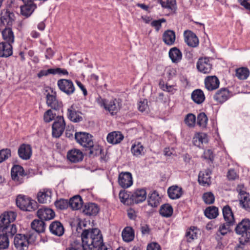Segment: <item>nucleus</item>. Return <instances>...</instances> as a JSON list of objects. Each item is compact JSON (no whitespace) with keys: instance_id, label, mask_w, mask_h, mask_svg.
I'll list each match as a JSON object with an SVG mask.
<instances>
[{"instance_id":"obj_61","label":"nucleus","mask_w":250,"mask_h":250,"mask_svg":"<svg viewBox=\"0 0 250 250\" xmlns=\"http://www.w3.org/2000/svg\"><path fill=\"white\" fill-rule=\"evenodd\" d=\"M53 75L58 74L60 75H68V72L66 69L61 68H53Z\"/></svg>"},{"instance_id":"obj_33","label":"nucleus","mask_w":250,"mask_h":250,"mask_svg":"<svg viewBox=\"0 0 250 250\" xmlns=\"http://www.w3.org/2000/svg\"><path fill=\"white\" fill-rule=\"evenodd\" d=\"M175 33L173 30H167L163 33V41L168 45L173 44L175 41Z\"/></svg>"},{"instance_id":"obj_16","label":"nucleus","mask_w":250,"mask_h":250,"mask_svg":"<svg viewBox=\"0 0 250 250\" xmlns=\"http://www.w3.org/2000/svg\"><path fill=\"white\" fill-rule=\"evenodd\" d=\"M11 175L13 180L21 183L23 182L22 177L25 175L24 170L21 166L15 165L11 169Z\"/></svg>"},{"instance_id":"obj_45","label":"nucleus","mask_w":250,"mask_h":250,"mask_svg":"<svg viewBox=\"0 0 250 250\" xmlns=\"http://www.w3.org/2000/svg\"><path fill=\"white\" fill-rule=\"evenodd\" d=\"M144 147L141 143H138L137 144L133 145L131 148V151L133 155L138 157L142 155Z\"/></svg>"},{"instance_id":"obj_27","label":"nucleus","mask_w":250,"mask_h":250,"mask_svg":"<svg viewBox=\"0 0 250 250\" xmlns=\"http://www.w3.org/2000/svg\"><path fill=\"white\" fill-rule=\"evenodd\" d=\"M234 223L231 221H225V223H221L216 232L218 236L220 235L225 236L228 233L231 231L230 227L234 225Z\"/></svg>"},{"instance_id":"obj_19","label":"nucleus","mask_w":250,"mask_h":250,"mask_svg":"<svg viewBox=\"0 0 250 250\" xmlns=\"http://www.w3.org/2000/svg\"><path fill=\"white\" fill-rule=\"evenodd\" d=\"M37 216L42 220H49L54 218L55 213L51 208L42 207L37 211Z\"/></svg>"},{"instance_id":"obj_17","label":"nucleus","mask_w":250,"mask_h":250,"mask_svg":"<svg viewBox=\"0 0 250 250\" xmlns=\"http://www.w3.org/2000/svg\"><path fill=\"white\" fill-rule=\"evenodd\" d=\"M50 232L57 236H62L64 232V228L62 224L59 221H54L49 225Z\"/></svg>"},{"instance_id":"obj_63","label":"nucleus","mask_w":250,"mask_h":250,"mask_svg":"<svg viewBox=\"0 0 250 250\" xmlns=\"http://www.w3.org/2000/svg\"><path fill=\"white\" fill-rule=\"evenodd\" d=\"M195 136L197 137L198 140L200 141V142L202 145L207 140V135L205 133H197L195 135Z\"/></svg>"},{"instance_id":"obj_39","label":"nucleus","mask_w":250,"mask_h":250,"mask_svg":"<svg viewBox=\"0 0 250 250\" xmlns=\"http://www.w3.org/2000/svg\"><path fill=\"white\" fill-rule=\"evenodd\" d=\"M160 197L158 192L154 190L149 194L148 197V204L152 207H157L160 204Z\"/></svg>"},{"instance_id":"obj_35","label":"nucleus","mask_w":250,"mask_h":250,"mask_svg":"<svg viewBox=\"0 0 250 250\" xmlns=\"http://www.w3.org/2000/svg\"><path fill=\"white\" fill-rule=\"evenodd\" d=\"M169 56L173 62L178 63L182 59V54L179 49L174 47L170 49Z\"/></svg>"},{"instance_id":"obj_28","label":"nucleus","mask_w":250,"mask_h":250,"mask_svg":"<svg viewBox=\"0 0 250 250\" xmlns=\"http://www.w3.org/2000/svg\"><path fill=\"white\" fill-rule=\"evenodd\" d=\"M124 138V135L120 131H113L107 135L106 139L109 143L115 145L120 143Z\"/></svg>"},{"instance_id":"obj_32","label":"nucleus","mask_w":250,"mask_h":250,"mask_svg":"<svg viewBox=\"0 0 250 250\" xmlns=\"http://www.w3.org/2000/svg\"><path fill=\"white\" fill-rule=\"evenodd\" d=\"M240 205L246 210L250 211V195L244 191L240 192Z\"/></svg>"},{"instance_id":"obj_62","label":"nucleus","mask_w":250,"mask_h":250,"mask_svg":"<svg viewBox=\"0 0 250 250\" xmlns=\"http://www.w3.org/2000/svg\"><path fill=\"white\" fill-rule=\"evenodd\" d=\"M147 250H161V248L158 243L153 242L148 245Z\"/></svg>"},{"instance_id":"obj_10","label":"nucleus","mask_w":250,"mask_h":250,"mask_svg":"<svg viewBox=\"0 0 250 250\" xmlns=\"http://www.w3.org/2000/svg\"><path fill=\"white\" fill-rule=\"evenodd\" d=\"M231 96V92L227 88H222L216 92L213 96V99L217 103L222 104Z\"/></svg>"},{"instance_id":"obj_47","label":"nucleus","mask_w":250,"mask_h":250,"mask_svg":"<svg viewBox=\"0 0 250 250\" xmlns=\"http://www.w3.org/2000/svg\"><path fill=\"white\" fill-rule=\"evenodd\" d=\"M203 199L206 204H212L214 202L215 197L211 192L204 193Z\"/></svg>"},{"instance_id":"obj_11","label":"nucleus","mask_w":250,"mask_h":250,"mask_svg":"<svg viewBox=\"0 0 250 250\" xmlns=\"http://www.w3.org/2000/svg\"><path fill=\"white\" fill-rule=\"evenodd\" d=\"M197 68L199 71L208 74L210 73L212 69V64L208 58H200L197 63Z\"/></svg>"},{"instance_id":"obj_40","label":"nucleus","mask_w":250,"mask_h":250,"mask_svg":"<svg viewBox=\"0 0 250 250\" xmlns=\"http://www.w3.org/2000/svg\"><path fill=\"white\" fill-rule=\"evenodd\" d=\"M122 237L124 241L130 242L134 238V234L133 229L129 227H126L122 232Z\"/></svg>"},{"instance_id":"obj_4","label":"nucleus","mask_w":250,"mask_h":250,"mask_svg":"<svg viewBox=\"0 0 250 250\" xmlns=\"http://www.w3.org/2000/svg\"><path fill=\"white\" fill-rule=\"evenodd\" d=\"M17 206L21 210L32 211L38 208L37 203L23 195H19L16 199Z\"/></svg>"},{"instance_id":"obj_26","label":"nucleus","mask_w":250,"mask_h":250,"mask_svg":"<svg viewBox=\"0 0 250 250\" xmlns=\"http://www.w3.org/2000/svg\"><path fill=\"white\" fill-rule=\"evenodd\" d=\"M52 191L49 189H43L38 193V200L40 203H47L51 202Z\"/></svg>"},{"instance_id":"obj_48","label":"nucleus","mask_w":250,"mask_h":250,"mask_svg":"<svg viewBox=\"0 0 250 250\" xmlns=\"http://www.w3.org/2000/svg\"><path fill=\"white\" fill-rule=\"evenodd\" d=\"M54 204L57 208L61 210L66 209L68 207V201L63 199L55 201Z\"/></svg>"},{"instance_id":"obj_36","label":"nucleus","mask_w":250,"mask_h":250,"mask_svg":"<svg viewBox=\"0 0 250 250\" xmlns=\"http://www.w3.org/2000/svg\"><path fill=\"white\" fill-rule=\"evenodd\" d=\"M31 226L32 229L38 233L43 232L45 229V224L44 221L41 219L34 220L31 223Z\"/></svg>"},{"instance_id":"obj_41","label":"nucleus","mask_w":250,"mask_h":250,"mask_svg":"<svg viewBox=\"0 0 250 250\" xmlns=\"http://www.w3.org/2000/svg\"><path fill=\"white\" fill-rule=\"evenodd\" d=\"M205 216L209 219H214L219 214L218 208L215 206H210L206 208L204 211Z\"/></svg>"},{"instance_id":"obj_9","label":"nucleus","mask_w":250,"mask_h":250,"mask_svg":"<svg viewBox=\"0 0 250 250\" xmlns=\"http://www.w3.org/2000/svg\"><path fill=\"white\" fill-rule=\"evenodd\" d=\"M59 89L68 95L73 94L75 91V87L72 81L68 79H60L57 82Z\"/></svg>"},{"instance_id":"obj_42","label":"nucleus","mask_w":250,"mask_h":250,"mask_svg":"<svg viewBox=\"0 0 250 250\" xmlns=\"http://www.w3.org/2000/svg\"><path fill=\"white\" fill-rule=\"evenodd\" d=\"M173 211L172 206L168 204H166L161 207L159 212L162 216L167 218L172 215Z\"/></svg>"},{"instance_id":"obj_49","label":"nucleus","mask_w":250,"mask_h":250,"mask_svg":"<svg viewBox=\"0 0 250 250\" xmlns=\"http://www.w3.org/2000/svg\"><path fill=\"white\" fill-rule=\"evenodd\" d=\"M9 237L4 234H0V250L5 249L9 246Z\"/></svg>"},{"instance_id":"obj_20","label":"nucleus","mask_w":250,"mask_h":250,"mask_svg":"<svg viewBox=\"0 0 250 250\" xmlns=\"http://www.w3.org/2000/svg\"><path fill=\"white\" fill-rule=\"evenodd\" d=\"M146 198V192L144 188L138 189L130 196L133 203L139 204L144 202Z\"/></svg>"},{"instance_id":"obj_51","label":"nucleus","mask_w":250,"mask_h":250,"mask_svg":"<svg viewBox=\"0 0 250 250\" xmlns=\"http://www.w3.org/2000/svg\"><path fill=\"white\" fill-rule=\"evenodd\" d=\"M82 247H83L82 243L78 240H74L70 243L65 250H81Z\"/></svg>"},{"instance_id":"obj_22","label":"nucleus","mask_w":250,"mask_h":250,"mask_svg":"<svg viewBox=\"0 0 250 250\" xmlns=\"http://www.w3.org/2000/svg\"><path fill=\"white\" fill-rule=\"evenodd\" d=\"M19 157L23 160H28L32 155V148L29 145L23 144L21 145L18 149Z\"/></svg>"},{"instance_id":"obj_5","label":"nucleus","mask_w":250,"mask_h":250,"mask_svg":"<svg viewBox=\"0 0 250 250\" xmlns=\"http://www.w3.org/2000/svg\"><path fill=\"white\" fill-rule=\"evenodd\" d=\"M65 127L64 118L62 116H58L52 125V136L59 138L63 133Z\"/></svg>"},{"instance_id":"obj_31","label":"nucleus","mask_w":250,"mask_h":250,"mask_svg":"<svg viewBox=\"0 0 250 250\" xmlns=\"http://www.w3.org/2000/svg\"><path fill=\"white\" fill-rule=\"evenodd\" d=\"M2 36L4 42H6L10 44H12L14 42L15 36L13 30L11 28V26L5 27L4 29L2 30Z\"/></svg>"},{"instance_id":"obj_43","label":"nucleus","mask_w":250,"mask_h":250,"mask_svg":"<svg viewBox=\"0 0 250 250\" xmlns=\"http://www.w3.org/2000/svg\"><path fill=\"white\" fill-rule=\"evenodd\" d=\"M250 75V71L247 67H240L235 70V75L240 80H246Z\"/></svg>"},{"instance_id":"obj_57","label":"nucleus","mask_w":250,"mask_h":250,"mask_svg":"<svg viewBox=\"0 0 250 250\" xmlns=\"http://www.w3.org/2000/svg\"><path fill=\"white\" fill-rule=\"evenodd\" d=\"M166 22V20L162 18L158 20H154L151 22V25L155 27L157 31H159L162 27V23Z\"/></svg>"},{"instance_id":"obj_18","label":"nucleus","mask_w":250,"mask_h":250,"mask_svg":"<svg viewBox=\"0 0 250 250\" xmlns=\"http://www.w3.org/2000/svg\"><path fill=\"white\" fill-rule=\"evenodd\" d=\"M67 158L71 162L77 163L83 160V155L80 150L74 148L68 151Z\"/></svg>"},{"instance_id":"obj_50","label":"nucleus","mask_w":250,"mask_h":250,"mask_svg":"<svg viewBox=\"0 0 250 250\" xmlns=\"http://www.w3.org/2000/svg\"><path fill=\"white\" fill-rule=\"evenodd\" d=\"M210 177H207L205 176L204 173L200 172L198 175V182L200 184L203 186H205L206 184L209 185L210 182Z\"/></svg>"},{"instance_id":"obj_56","label":"nucleus","mask_w":250,"mask_h":250,"mask_svg":"<svg viewBox=\"0 0 250 250\" xmlns=\"http://www.w3.org/2000/svg\"><path fill=\"white\" fill-rule=\"evenodd\" d=\"M159 1L163 7L169 9L171 10H175V1H173L172 0H167V2H165L162 1V0H159Z\"/></svg>"},{"instance_id":"obj_59","label":"nucleus","mask_w":250,"mask_h":250,"mask_svg":"<svg viewBox=\"0 0 250 250\" xmlns=\"http://www.w3.org/2000/svg\"><path fill=\"white\" fill-rule=\"evenodd\" d=\"M53 68H50L47 70H42L37 74L38 77L40 78L43 76H46L49 74L53 75Z\"/></svg>"},{"instance_id":"obj_37","label":"nucleus","mask_w":250,"mask_h":250,"mask_svg":"<svg viewBox=\"0 0 250 250\" xmlns=\"http://www.w3.org/2000/svg\"><path fill=\"white\" fill-rule=\"evenodd\" d=\"M83 200L80 195L74 196L68 202V206H70L74 210L81 208Z\"/></svg>"},{"instance_id":"obj_38","label":"nucleus","mask_w":250,"mask_h":250,"mask_svg":"<svg viewBox=\"0 0 250 250\" xmlns=\"http://www.w3.org/2000/svg\"><path fill=\"white\" fill-rule=\"evenodd\" d=\"M191 98L195 103L201 104L205 101V96L202 90L197 89L192 92Z\"/></svg>"},{"instance_id":"obj_14","label":"nucleus","mask_w":250,"mask_h":250,"mask_svg":"<svg viewBox=\"0 0 250 250\" xmlns=\"http://www.w3.org/2000/svg\"><path fill=\"white\" fill-rule=\"evenodd\" d=\"M185 42L190 47H195L199 44L198 38L196 35L190 30H186L184 33Z\"/></svg>"},{"instance_id":"obj_55","label":"nucleus","mask_w":250,"mask_h":250,"mask_svg":"<svg viewBox=\"0 0 250 250\" xmlns=\"http://www.w3.org/2000/svg\"><path fill=\"white\" fill-rule=\"evenodd\" d=\"M55 116L56 114H53L51 109H48L44 114V121L46 123H49L54 119Z\"/></svg>"},{"instance_id":"obj_53","label":"nucleus","mask_w":250,"mask_h":250,"mask_svg":"<svg viewBox=\"0 0 250 250\" xmlns=\"http://www.w3.org/2000/svg\"><path fill=\"white\" fill-rule=\"evenodd\" d=\"M11 156V150L6 148L0 150V163L7 159Z\"/></svg>"},{"instance_id":"obj_29","label":"nucleus","mask_w":250,"mask_h":250,"mask_svg":"<svg viewBox=\"0 0 250 250\" xmlns=\"http://www.w3.org/2000/svg\"><path fill=\"white\" fill-rule=\"evenodd\" d=\"M169 197L173 200L180 198L183 194L182 188L178 186H172L167 189Z\"/></svg>"},{"instance_id":"obj_1","label":"nucleus","mask_w":250,"mask_h":250,"mask_svg":"<svg viewBox=\"0 0 250 250\" xmlns=\"http://www.w3.org/2000/svg\"><path fill=\"white\" fill-rule=\"evenodd\" d=\"M81 240L83 250H112L104 244L101 231L97 228L83 229Z\"/></svg>"},{"instance_id":"obj_6","label":"nucleus","mask_w":250,"mask_h":250,"mask_svg":"<svg viewBox=\"0 0 250 250\" xmlns=\"http://www.w3.org/2000/svg\"><path fill=\"white\" fill-rule=\"evenodd\" d=\"M75 138L77 143L83 147L92 146L93 145L92 136L86 132H76Z\"/></svg>"},{"instance_id":"obj_7","label":"nucleus","mask_w":250,"mask_h":250,"mask_svg":"<svg viewBox=\"0 0 250 250\" xmlns=\"http://www.w3.org/2000/svg\"><path fill=\"white\" fill-rule=\"evenodd\" d=\"M23 3L22 5L21 6V14L28 18L31 15L34 10L37 8V6L34 3V0H21Z\"/></svg>"},{"instance_id":"obj_8","label":"nucleus","mask_w":250,"mask_h":250,"mask_svg":"<svg viewBox=\"0 0 250 250\" xmlns=\"http://www.w3.org/2000/svg\"><path fill=\"white\" fill-rule=\"evenodd\" d=\"M46 104L48 106L55 110H59L62 106L63 104L62 101L58 100L56 97V92L52 90V94L48 93L46 96Z\"/></svg>"},{"instance_id":"obj_46","label":"nucleus","mask_w":250,"mask_h":250,"mask_svg":"<svg viewBox=\"0 0 250 250\" xmlns=\"http://www.w3.org/2000/svg\"><path fill=\"white\" fill-rule=\"evenodd\" d=\"M208 118L205 113L202 112L197 116V125L202 127H205L208 123Z\"/></svg>"},{"instance_id":"obj_15","label":"nucleus","mask_w":250,"mask_h":250,"mask_svg":"<svg viewBox=\"0 0 250 250\" xmlns=\"http://www.w3.org/2000/svg\"><path fill=\"white\" fill-rule=\"evenodd\" d=\"M14 243L18 250H24L28 248V241L25 234H16L14 238Z\"/></svg>"},{"instance_id":"obj_2","label":"nucleus","mask_w":250,"mask_h":250,"mask_svg":"<svg viewBox=\"0 0 250 250\" xmlns=\"http://www.w3.org/2000/svg\"><path fill=\"white\" fill-rule=\"evenodd\" d=\"M17 217L14 211L4 212L0 216V232H3L8 237H12L17 232V228L15 224H11Z\"/></svg>"},{"instance_id":"obj_44","label":"nucleus","mask_w":250,"mask_h":250,"mask_svg":"<svg viewBox=\"0 0 250 250\" xmlns=\"http://www.w3.org/2000/svg\"><path fill=\"white\" fill-rule=\"evenodd\" d=\"M85 151H87L89 157L95 156L99 154H101L102 150L98 146H94V143L93 142V145L92 146H87L85 149Z\"/></svg>"},{"instance_id":"obj_30","label":"nucleus","mask_w":250,"mask_h":250,"mask_svg":"<svg viewBox=\"0 0 250 250\" xmlns=\"http://www.w3.org/2000/svg\"><path fill=\"white\" fill-rule=\"evenodd\" d=\"M99 208L97 204L88 203L84 205L83 212L88 216H95L99 212Z\"/></svg>"},{"instance_id":"obj_64","label":"nucleus","mask_w":250,"mask_h":250,"mask_svg":"<svg viewBox=\"0 0 250 250\" xmlns=\"http://www.w3.org/2000/svg\"><path fill=\"white\" fill-rule=\"evenodd\" d=\"M213 155L212 151L210 149H208L204 152V158L206 159H208L211 161L213 160Z\"/></svg>"},{"instance_id":"obj_34","label":"nucleus","mask_w":250,"mask_h":250,"mask_svg":"<svg viewBox=\"0 0 250 250\" xmlns=\"http://www.w3.org/2000/svg\"><path fill=\"white\" fill-rule=\"evenodd\" d=\"M223 218L225 221H231L235 223L233 213L229 206L226 205L222 208Z\"/></svg>"},{"instance_id":"obj_24","label":"nucleus","mask_w":250,"mask_h":250,"mask_svg":"<svg viewBox=\"0 0 250 250\" xmlns=\"http://www.w3.org/2000/svg\"><path fill=\"white\" fill-rule=\"evenodd\" d=\"M81 112L77 111L74 106L72 105L67 109V117L68 118L74 123H78L83 120L82 117L80 115Z\"/></svg>"},{"instance_id":"obj_52","label":"nucleus","mask_w":250,"mask_h":250,"mask_svg":"<svg viewBox=\"0 0 250 250\" xmlns=\"http://www.w3.org/2000/svg\"><path fill=\"white\" fill-rule=\"evenodd\" d=\"M196 117L191 113L188 114L185 119V122L188 126H193L195 124Z\"/></svg>"},{"instance_id":"obj_25","label":"nucleus","mask_w":250,"mask_h":250,"mask_svg":"<svg viewBox=\"0 0 250 250\" xmlns=\"http://www.w3.org/2000/svg\"><path fill=\"white\" fill-rule=\"evenodd\" d=\"M12 44L6 42H0V57L7 58L12 55Z\"/></svg>"},{"instance_id":"obj_60","label":"nucleus","mask_w":250,"mask_h":250,"mask_svg":"<svg viewBox=\"0 0 250 250\" xmlns=\"http://www.w3.org/2000/svg\"><path fill=\"white\" fill-rule=\"evenodd\" d=\"M119 195L121 202L124 204H125L129 198H130L129 194L125 191H121Z\"/></svg>"},{"instance_id":"obj_54","label":"nucleus","mask_w":250,"mask_h":250,"mask_svg":"<svg viewBox=\"0 0 250 250\" xmlns=\"http://www.w3.org/2000/svg\"><path fill=\"white\" fill-rule=\"evenodd\" d=\"M28 241V245L33 244L35 243L37 238V232L33 231H30L26 234H25Z\"/></svg>"},{"instance_id":"obj_3","label":"nucleus","mask_w":250,"mask_h":250,"mask_svg":"<svg viewBox=\"0 0 250 250\" xmlns=\"http://www.w3.org/2000/svg\"><path fill=\"white\" fill-rule=\"evenodd\" d=\"M235 231L237 234L240 235L239 243L244 245L250 242V220L244 219L239 222L235 228Z\"/></svg>"},{"instance_id":"obj_23","label":"nucleus","mask_w":250,"mask_h":250,"mask_svg":"<svg viewBox=\"0 0 250 250\" xmlns=\"http://www.w3.org/2000/svg\"><path fill=\"white\" fill-rule=\"evenodd\" d=\"M205 84L208 90L212 91L219 87L220 82L215 76H208L205 80Z\"/></svg>"},{"instance_id":"obj_58","label":"nucleus","mask_w":250,"mask_h":250,"mask_svg":"<svg viewBox=\"0 0 250 250\" xmlns=\"http://www.w3.org/2000/svg\"><path fill=\"white\" fill-rule=\"evenodd\" d=\"M148 108L147 101L146 100H144L143 101H140L138 104V110L143 112Z\"/></svg>"},{"instance_id":"obj_13","label":"nucleus","mask_w":250,"mask_h":250,"mask_svg":"<svg viewBox=\"0 0 250 250\" xmlns=\"http://www.w3.org/2000/svg\"><path fill=\"white\" fill-rule=\"evenodd\" d=\"M118 182L120 186L124 188L130 187L133 184L131 173L129 172H121L119 175Z\"/></svg>"},{"instance_id":"obj_21","label":"nucleus","mask_w":250,"mask_h":250,"mask_svg":"<svg viewBox=\"0 0 250 250\" xmlns=\"http://www.w3.org/2000/svg\"><path fill=\"white\" fill-rule=\"evenodd\" d=\"M122 106L121 102L120 100L114 99L111 100L105 106V109L107 110L111 115H114L120 110Z\"/></svg>"},{"instance_id":"obj_12","label":"nucleus","mask_w":250,"mask_h":250,"mask_svg":"<svg viewBox=\"0 0 250 250\" xmlns=\"http://www.w3.org/2000/svg\"><path fill=\"white\" fill-rule=\"evenodd\" d=\"M14 14L7 9H3L0 14V21L5 27L11 26L14 21Z\"/></svg>"}]
</instances>
